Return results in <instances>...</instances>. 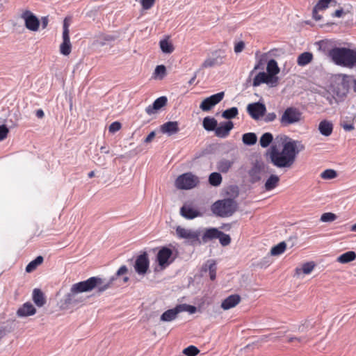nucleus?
<instances>
[{
  "label": "nucleus",
  "mask_w": 356,
  "mask_h": 356,
  "mask_svg": "<svg viewBox=\"0 0 356 356\" xmlns=\"http://www.w3.org/2000/svg\"><path fill=\"white\" fill-rule=\"evenodd\" d=\"M33 300L38 307H42L46 303L44 293L39 289H35L33 291Z\"/></svg>",
  "instance_id": "27"
},
{
  "label": "nucleus",
  "mask_w": 356,
  "mask_h": 356,
  "mask_svg": "<svg viewBox=\"0 0 356 356\" xmlns=\"http://www.w3.org/2000/svg\"><path fill=\"white\" fill-rule=\"evenodd\" d=\"M241 302V296L238 294H232L226 298L221 303V307L224 310H228L236 306Z\"/></svg>",
  "instance_id": "19"
},
{
  "label": "nucleus",
  "mask_w": 356,
  "mask_h": 356,
  "mask_svg": "<svg viewBox=\"0 0 356 356\" xmlns=\"http://www.w3.org/2000/svg\"><path fill=\"white\" fill-rule=\"evenodd\" d=\"M128 268L125 265L122 266L116 273L108 280L102 279L99 277H91L86 280L77 282L72 284L74 286V290L80 293L90 292L95 289V294L100 296L105 291L110 289L113 282L118 277L127 274Z\"/></svg>",
  "instance_id": "2"
},
{
  "label": "nucleus",
  "mask_w": 356,
  "mask_h": 356,
  "mask_svg": "<svg viewBox=\"0 0 356 356\" xmlns=\"http://www.w3.org/2000/svg\"><path fill=\"white\" fill-rule=\"evenodd\" d=\"M329 58L337 65L353 68L356 66V49L334 47Z\"/></svg>",
  "instance_id": "3"
},
{
  "label": "nucleus",
  "mask_w": 356,
  "mask_h": 356,
  "mask_svg": "<svg viewBox=\"0 0 356 356\" xmlns=\"http://www.w3.org/2000/svg\"><path fill=\"white\" fill-rule=\"evenodd\" d=\"M356 259V253L354 251H348L337 257V261L341 264H347Z\"/></svg>",
  "instance_id": "31"
},
{
  "label": "nucleus",
  "mask_w": 356,
  "mask_h": 356,
  "mask_svg": "<svg viewBox=\"0 0 356 356\" xmlns=\"http://www.w3.org/2000/svg\"><path fill=\"white\" fill-rule=\"evenodd\" d=\"M96 163L99 165H104L105 164V159L101 156H98Z\"/></svg>",
  "instance_id": "64"
},
{
  "label": "nucleus",
  "mask_w": 356,
  "mask_h": 356,
  "mask_svg": "<svg viewBox=\"0 0 356 356\" xmlns=\"http://www.w3.org/2000/svg\"><path fill=\"white\" fill-rule=\"evenodd\" d=\"M199 183V179L191 172L179 175L175 180V186L179 189L188 190L195 187Z\"/></svg>",
  "instance_id": "6"
},
{
  "label": "nucleus",
  "mask_w": 356,
  "mask_h": 356,
  "mask_svg": "<svg viewBox=\"0 0 356 356\" xmlns=\"http://www.w3.org/2000/svg\"><path fill=\"white\" fill-rule=\"evenodd\" d=\"M168 99L165 96L160 97L157 98L152 105L148 106L145 108V111L148 115L154 114L161 109L162 107L165 106L167 104Z\"/></svg>",
  "instance_id": "17"
},
{
  "label": "nucleus",
  "mask_w": 356,
  "mask_h": 356,
  "mask_svg": "<svg viewBox=\"0 0 356 356\" xmlns=\"http://www.w3.org/2000/svg\"><path fill=\"white\" fill-rule=\"evenodd\" d=\"M155 2L156 0H140L142 8L145 10L151 9L154 6Z\"/></svg>",
  "instance_id": "55"
},
{
  "label": "nucleus",
  "mask_w": 356,
  "mask_h": 356,
  "mask_svg": "<svg viewBox=\"0 0 356 356\" xmlns=\"http://www.w3.org/2000/svg\"><path fill=\"white\" fill-rule=\"evenodd\" d=\"M314 267H315V264L314 262H312V261L307 262L302 265L301 269L296 268V270L297 274H299L300 271H302V273L304 274H309L313 270Z\"/></svg>",
  "instance_id": "43"
},
{
  "label": "nucleus",
  "mask_w": 356,
  "mask_h": 356,
  "mask_svg": "<svg viewBox=\"0 0 356 356\" xmlns=\"http://www.w3.org/2000/svg\"><path fill=\"white\" fill-rule=\"evenodd\" d=\"M332 2H334V4L337 3L335 0H318V3L314 7L320 10H323L326 9L329 4Z\"/></svg>",
  "instance_id": "50"
},
{
  "label": "nucleus",
  "mask_w": 356,
  "mask_h": 356,
  "mask_svg": "<svg viewBox=\"0 0 356 356\" xmlns=\"http://www.w3.org/2000/svg\"><path fill=\"white\" fill-rule=\"evenodd\" d=\"M272 79V76H268L266 72H259L254 79H253L252 86L257 87L260 86L261 83L269 84Z\"/></svg>",
  "instance_id": "26"
},
{
  "label": "nucleus",
  "mask_w": 356,
  "mask_h": 356,
  "mask_svg": "<svg viewBox=\"0 0 356 356\" xmlns=\"http://www.w3.org/2000/svg\"><path fill=\"white\" fill-rule=\"evenodd\" d=\"M234 163V160H228L222 159L216 164L217 170L222 173H227L232 168Z\"/></svg>",
  "instance_id": "24"
},
{
  "label": "nucleus",
  "mask_w": 356,
  "mask_h": 356,
  "mask_svg": "<svg viewBox=\"0 0 356 356\" xmlns=\"http://www.w3.org/2000/svg\"><path fill=\"white\" fill-rule=\"evenodd\" d=\"M172 255V251L170 248L168 247H163L159 251L156 256V260L159 265L163 268L168 266L173 261V259L170 260Z\"/></svg>",
  "instance_id": "14"
},
{
  "label": "nucleus",
  "mask_w": 356,
  "mask_h": 356,
  "mask_svg": "<svg viewBox=\"0 0 356 356\" xmlns=\"http://www.w3.org/2000/svg\"><path fill=\"white\" fill-rule=\"evenodd\" d=\"M238 114V110L236 107H232L226 109L222 113V117L227 120L235 118Z\"/></svg>",
  "instance_id": "38"
},
{
  "label": "nucleus",
  "mask_w": 356,
  "mask_h": 356,
  "mask_svg": "<svg viewBox=\"0 0 356 356\" xmlns=\"http://www.w3.org/2000/svg\"><path fill=\"white\" fill-rule=\"evenodd\" d=\"M121 127H122V125H121L120 122H117V121L113 122L110 124V126L108 127V131L111 133H115V132L119 131L121 129Z\"/></svg>",
  "instance_id": "56"
},
{
  "label": "nucleus",
  "mask_w": 356,
  "mask_h": 356,
  "mask_svg": "<svg viewBox=\"0 0 356 356\" xmlns=\"http://www.w3.org/2000/svg\"><path fill=\"white\" fill-rule=\"evenodd\" d=\"M134 266L138 275H144L147 273L149 267V260L146 252L137 257Z\"/></svg>",
  "instance_id": "9"
},
{
  "label": "nucleus",
  "mask_w": 356,
  "mask_h": 356,
  "mask_svg": "<svg viewBox=\"0 0 356 356\" xmlns=\"http://www.w3.org/2000/svg\"><path fill=\"white\" fill-rule=\"evenodd\" d=\"M200 353V350L195 346H189L184 348L183 353L187 356H196Z\"/></svg>",
  "instance_id": "49"
},
{
  "label": "nucleus",
  "mask_w": 356,
  "mask_h": 356,
  "mask_svg": "<svg viewBox=\"0 0 356 356\" xmlns=\"http://www.w3.org/2000/svg\"><path fill=\"white\" fill-rule=\"evenodd\" d=\"M154 75L155 78L163 79L166 75V67L163 65H157L154 70Z\"/></svg>",
  "instance_id": "41"
},
{
  "label": "nucleus",
  "mask_w": 356,
  "mask_h": 356,
  "mask_svg": "<svg viewBox=\"0 0 356 356\" xmlns=\"http://www.w3.org/2000/svg\"><path fill=\"white\" fill-rule=\"evenodd\" d=\"M180 214L188 220H193L197 217L202 216V213L200 211L193 209L191 206L188 204H184L181 207Z\"/></svg>",
  "instance_id": "16"
},
{
  "label": "nucleus",
  "mask_w": 356,
  "mask_h": 356,
  "mask_svg": "<svg viewBox=\"0 0 356 356\" xmlns=\"http://www.w3.org/2000/svg\"><path fill=\"white\" fill-rule=\"evenodd\" d=\"M276 118L277 115L274 112L268 113V114L266 115L264 118V121L266 122H273L276 119Z\"/></svg>",
  "instance_id": "59"
},
{
  "label": "nucleus",
  "mask_w": 356,
  "mask_h": 356,
  "mask_svg": "<svg viewBox=\"0 0 356 356\" xmlns=\"http://www.w3.org/2000/svg\"><path fill=\"white\" fill-rule=\"evenodd\" d=\"M222 176L219 172H212L209 177V183L213 186H218L222 183Z\"/></svg>",
  "instance_id": "37"
},
{
  "label": "nucleus",
  "mask_w": 356,
  "mask_h": 356,
  "mask_svg": "<svg viewBox=\"0 0 356 356\" xmlns=\"http://www.w3.org/2000/svg\"><path fill=\"white\" fill-rule=\"evenodd\" d=\"M220 230L215 227H210L205 229L200 241L202 243H207V242L219 237Z\"/></svg>",
  "instance_id": "20"
},
{
  "label": "nucleus",
  "mask_w": 356,
  "mask_h": 356,
  "mask_svg": "<svg viewBox=\"0 0 356 356\" xmlns=\"http://www.w3.org/2000/svg\"><path fill=\"white\" fill-rule=\"evenodd\" d=\"M161 131L168 136H172L179 131V123L177 121H169L161 126Z\"/></svg>",
  "instance_id": "18"
},
{
  "label": "nucleus",
  "mask_w": 356,
  "mask_h": 356,
  "mask_svg": "<svg viewBox=\"0 0 356 356\" xmlns=\"http://www.w3.org/2000/svg\"><path fill=\"white\" fill-rule=\"evenodd\" d=\"M245 48V43L243 41L236 42L234 45V52L236 54L241 53Z\"/></svg>",
  "instance_id": "58"
},
{
  "label": "nucleus",
  "mask_w": 356,
  "mask_h": 356,
  "mask_svg": "<svg viewBox=\"0 0 356 356\" xmlns=\"http://www.w3.org/2000/svg\"><path fill=\"white\" fill-rule=\"evenodd\" d=\"M309 337H307V336H304V337H291L288 339V342L289 343H293V342H298L299 343H306L309 341Z\"/></svg>",
  "instance_id": "54"
},
{
  "label": "nucleus",
  "mask_w": 356,
  "mask_h": 356,
  "mask_svg": "<svg viewBox=\"0 0 356 356\" xmlns=\"http://www.w3.org/2000/svg\"><path fill=\"white\" fill-rule=\"evenodd\" d=\"M337 177V172L332 169H327L321 174V177L323 179H332Z\"/></svg>",
  "instance_id": "47"
},
{
  "label": "nucleus",
  "mask_w": 356,
  "mask_h": 356,
  "mask_svg": "<svg viewBox=\"0 0 356 356\" xmlns=\"http://www.w3.org/2000/svg\"><path fill=\"white\" fill-rule=\"evenodd\" d=\"M318 45L319 49L322 50L325 53H327V56H329L330 51L333 48L332 47V42L328 40H324L320 41L318 42Z\"/></svg>",
  "instance_id": "44"
},
{
  "label": "nucleus",
  "mask_w": 356,
  "mask_h": 356,
  "mask_svg": "<svg viewBox=\"0 0 356 356\" xmlns=\"http://www.w3.org/2000/svg\"><path fill=\"white\" fill-rule=\"evenodd\" d=\"M36 309L31 302H26L17 311L19 317H26L35 314Z\"/></svg>",
  "instance_id": "21"
},
{
  "label": "nucleus",
  "mask_w": 356,
  "mask_h": 356,
  "mask_svg": "<svg viewBox=\"0 0 356 356\" xmlns=\"http://www.w3.org/2000/svg\"><path fill=\"white\" fill-rule=\"evenodd\" d=\"M320 133L324 136H329L333 131V124L331 122L324 120H322L318 125Z\"/></svg>",
  "instance_id": "25"
},
{
  "label": "nucleus",
  "mask_w": 356,
  "mask_h": 356,
  "mask_svg": "<svg viewBox=\"0 0 356 356\" xmlns=\"http://www.w3.org/2000/svg\"><path fill=\"white\" fill-rule=\"evenodd\" d=\"M266 111L265 104L259 102L249 104L247 106V112L254 120H259L264 116Z\"/></svg>",
  "instance_id": "13"
},
{
  "label": "nucleus",
  "mask_w": 356,
  "mask_h": 356,
  "mask_svg": "<svg viewBox=\"0 0 356 356\" xmlns=\"http://www.w3.org/2000/svg\"><path fill=\"white\" fill-rule=\"evenodd\" d=\"M286 243L282 241L277 245L273 246L270 250V254L273 256L280 255L283 253L286 249Z\"/></svg>",
  "instance_id": "39"
},
{
  "label": "nucleus",
  "mask_w": 356,
  "mask_h": 356,
  "mask_svg": "<svg viewBox=\"0 0 356 356\" xmlns=\"http://www.w3.org/2000/svg\"><path fill=\"white\" fill-rule=\"evenodd\" d=\"M218 121L211 117H205L202 121V126L206 131H212L216 130Z\"/></svg>",
  "instance_id": "28"
},
{
  "label": "nucleus",
  "mask_w": 356,
  "mask_h": 356,
  "mask_svg": "<svg viewBox=\"0 0 356 356\" xmlns=\"http://www.w3.org/2000/svg\"><path fill=\"white\" fill-rule=\"evenodd\" d=\"M176 233L180 238L188 239L193 245L202 244L200 238V231L199 230H192L178 226L176 228Z\"/></svg>",
  "instance_id": "7"
},
{
  "label": "nucleus",
  "mask_w": 356,
  "mask_h": 356,
  "mask_svg": "<svg viewBox=\"0 0 356 356\" xmlns=\"http://www.w3.org/2000/svg\"><path fill=\"white\" fill-rule=\"evenodd\" d=\"M336 219H337V216L334 213H330V212L324 213L321 216V220L322 222H332V221L335 220Z\"/></svg>",
  "instance_id": "53"
},
{
  "label": "nucleus",
  "mask_w": 356,
  "mask_h": 356,
  "mask_svg": "<svg viewBox=\"0 0 356 356\" xmlns=\"http://www.w3.org/2000/svg\"><path fill=\"white\" fill-rule=\"evenodd\" d=\"M74 286H72L70 292L66 294L63 300V304L66 307L76 306L84 301V298L79 295V291L74 290Z\"/></svg>",
  "instance_id": "12"
},
{
  "label": "nucleus",
  "mask_w": 356,
  "mask_h": 356,
  "mask_svg": "<svg viewBox=\"0 0 356 356\" xmlns=\"http://www.w3.org/2000/svg\"><path fill=\"white\" fill-rule=\"evenodd\" d=\"M208 265V270L209 273V277L211 280H214L216 277V264L214 261L209 260L207 261L206 266Z\"/></svg>",
  "instance_id": "42"
},
{
  "label": "nucleus",
  "mask_w": 356,
  "mask_h": 356,
  "mask_svg": "<svg viewBox=\"0 0 356 356\" xmlns=\"http://www.w3.org/2000/svg\"><path fill=\"white\" fill-rule=\"evenodd\" d=\"M275 141L282 145V151H280L276 145H273L267 152L271 163L279 168H289L295 163L297 154L304 149V146L297 147V140L289 138L286 135H279L275 138Z\"/></svg>",
  "instance_id": "1"
},
{
  "label": "nucleus",
  "mask_w": 356,
  "mask_h": 356,
  "mask_svg": "<svg viewBox=\"0 0 356 356\" xmlns=\"http://www.w3.org/2000/svg\"><path fill=\"white\" fill-rule=\"evenodd\" d=\"M42 26L43 29H45L48 24L49 19L47 17H42Z\"/></svg>",
  "instance_id": "63"
},
{
  "label": "nucleus",
  "mask_w": 356,
  "mask_h": 356,
  "mask_svg": "<svg viewBox=\"0 0 356 356\" xmlns=\"http://www.w3.org/2000/svg\"><path fill=\"white\" fill-rule=\"evenodd\" d=\"M234 128V123L230 121L221 122L220 126H216L215 135L221 138H225L229 136L230 131Z\"/></svg>",
  "instance_id": "15"
},
{
  "label": "nucleus",
  "mask_w": 356,
  "mask_h": 356,
  "mask_svg": "<svg viewBox=\"0 0 356 356\" xmlns=\"http://www.w3.org/2000/svg\"><path fill=\"white\" fill-rule=\"evenodd\" d=\"M273 140V136L270 132H266L261 136L259 139L260 145L264 147H268Z\"/></svg>",
  "instance_id": "35"
},
{
  "label": "nucleus",
  "mask_w": 356,
  "mask_h": 356,
  "mask_svg": "<svg viewBox=\"0 0 356 356\" xmlns=\"http://www.w3.org/2000/svg\"><path fill=\"white\" fill-rule=\"evenodd\" d=\"M21 18L24 20L25 26L32 31H37L40 26V21L38 17L30 10H26L21 15Z\"/></svg>",
  "instance_id": "10"
},
{
  "label": "nucleus",
  "mask_w": 356,
  "mask_h": 356,
  "mask_svg": "<svg viewBox=\"0 0 356 356\" xmlns=\"http://www.w3.org/2000/svg\"><path fill=\"white\" fill-rule=\"evenodd\" d=\"M280 182V177L276 175H271L266 180L264 187L266 191H269L277 186Z\"/></svg>",
  "instance_id": "30"
},
{
  "label": "nucleus",
  "mask_w": 356,
  "mask_h": 356,
  "mask_svg": "<svg viewBox=\"0 0 356 356\" xmlns=\"http://www.w3.org/2000/svg\"><path fill=\"white\" fill-rule=\"evenodd\" d=\"M115 38L113 35L101 34L98 36L97 41L99 45L104 46L106 44V42H111L115 40Z\"/></svg>",
  "instance_id": "45"
},
{
  "label": "nucleus",
  "mask_w": 356,
  "mask_h": 356,
  "mask_svg": "<svg viewBox=\"0 0 356 356\" xmlns=\"http://www.w3.org/2000/svg\"><path fill=\"white\" fill-rule=\"evenodd\" d=\"M180 313L182 312H188L190 314H194L197 311L196 307L187 304H179L178 305Z\"/></svg>",
  "instance_id": "51"
},
{
  "label": "nucleus",
  "mask_w": 356,
  "mask_h": 356,
  "mask_svg": "<svg viewBox=\"0 0 356 356\" xmlns=\"http://www.w3.org/2000/svg\"><path fill=\"white\" fill-rule=\"evenodd\" d=\"M44 258L42 256H38L35 259L31 261L26 267V273H31L35 270L38 266L42 264Z\"/></svg>",
  "instance_id": "33"
},
{
  "label": "nucleus",
  "mask_w": 356,
  "mask_h": 356,
  "mask_svg": "<svg viewBox=\"0 0 356 356\" xmlns=\"http://www.w3.org/2000/svg\"><path fill=\"white\" fill-rule=\"evenodd\" d=\"M343 13V9L337 10L334 13L332 14V16L334 17H341Z\"/></svg>",
  "instance_id": "62"
},
{
  "label": "nucleus",
  "mask_w": 356,
  "mask_h": 356,
  "mask_svg": "<svg viewBox=\"0 0 356 356\" xmlns=\"http://www.w3.org/2000/svg\"><path fill=\"white\" fill-rule=\"evenodd\" d=\"M315 323L312 319L305 320L301 325L298 327V330L300 332H305L314 327Z\"/></svg>",
  "instance_id": "40"
},
{
  "label": "nucleus",
  "mask_w": 356,
  "mask_h": 356,
  "mask_svg": "<svg viewBox=\"0 0 356 356\" xmlns=\"http://www.w3.org/2000/svg\"><path fill=\"white\" fill-rule=\"evenodd\" d=\"M267 72L268 76L276 75L280 72L277 63L275 59H270L267 63Z\"/></svg>",
  "instance_id": "32"
},
{
  "label": "nucleus",
  "mask_w": 356,
  "mask_h": 356,
  "mask_svg": "<svg viewBox=\"0 0 356 356\" xmlns=\"http://www.w3.org/2000/svg\"><path fill=\"white\" fill-rule=\"evenodd\" d=\"M70 24L65 18L63 26V42L60 46V51L64 56H68L72 51V44L70 40Z\"/></svg>",
  "instance_id": "8"
},
{
  "label": "nucleus",
  "mask_w": 356,
  "mask_h": 356,
  "mask_svg": "<svg viewBox=\"0 0 356 356\" xmlns=\"http://www.w3.org/2000/svg\"><path fill=\"white\" fill-rule=\"evenodd\" d=\"M257 137L254 133L249 132L242 136V141L246 145H253L257 143Z\"/></svg>",
  "instance_id": "34"
},
{
  "label": "nucleus",
  "mask_w": 356,
  "mask_h": 356,
  "mask_svg": "<svg viewBox=\"0 0 356 356\" xmlns=\"http://www.w3.org/2000/svg\"><path fill=\"white\" fill-rule=\"evenodd\" d=\"M9 132L8 129L4 124L0 125V141L4 140Z\"/></svg>",
  "instance_id": "57"
},
{
  "label": "nucleus",
  "mask_w": 356,
  "mask_h": 356,
  "mask_svg": "<svg viewBox=\"0 0 356 356\" xmlns=\"http://www.w3.org/2000/svg\"><path fill=\"white\" fill-rule=\"evenodd\" d=\"M218 64V58H207L202 64V68H207L213 67Z\"/></svg>",
  "instance_id": "52"
},
{
  "label": "nucleus",
  "mask_w": 356,
  "mask_h": 356,
  "mask_svg": "<svg viewBox=\"0 0 356 356\" xmlns=\"http://www.w3.org/2000/svg\"><path fill=\"white\" fill-rule=\"evenodd\" d=\"M179 313H180V310H179V306L177 305L175 307L170 309H168L167 311L164 312L161 314L160 320L161 321H164V322H170V321L176 319L178 314H179Z\"/></svg>",
  "instance_id": "23"
},
{
  "label": "nucleus",
  "mask_w": 356,
  "mask_h": 356,
  "mask_svg": "<svg viewBox=\"0 0 356 356\" xmlns=\"http://www.w3.org/2000/svg\"><path fill=\"white\" fill-rule=\"evenodd\" d=\"M218 238L219 239L220 243L222 246H227L231 243L230 236L229 234H225L221 231H220L219 237H218Z\"/></svg>",
  "instance_id": "48"
},
{
  "label": "nucleus",
  "mask_w": 356,
  "mask_h": 356,
  "mask_svg": "<svg viewBox=\"0 0 356 356\" xmlns=\"http://www.w3.org/2000/svg\"><path fill=\"white\" fill-rule=\"evenodd\" d=\"M159 46L163 53L171 54L174 51L172 44L167 39L161 40L159 42Z\"/></svg>",
  "instance_id": "36"
},
{
  "label": "nucleus",
  "mask_w": 356,
  "mask_h": 356,
  "mask_svg": "<svg viewBox=\"0 0 356 356\" xmlns=\"http://www.w3.org/2000/svg\"><path fill=\"white\" fill-rule=\"evenodd\" d=\"M156 136V133L155 131H152L149 134V135L144 139V143H150L153 138L155 137Z\"/></svg>",
  "instance_id": "61"
},
{
  "label": "nucleus",
  "mask_w": 356,
  "mask_h": 356,
  "mask_svg": "<svg viewBox=\"0 0 356 356\" xmlns=\"http://www.w3.org/2000/svg\"><path fill=\"white\" fill-rule=\"evenodd\" d=\"M224 96V92H220L205 98L200 105V109L203 111H210L213 106L222 101Z\"/></svg>",
  "instance_id": "11"
},
{
  "label": "nucleus",
  "mask_w": 356,
  "mask_h": 356,
  "mask_svg": "<svg viewBox=\"0 0 356 356\" xmlns=\"http://www.w3.org/2000/svg\"><path fill=\"white\" fill-rule=\"evenodd\" d=\"M238 204L232 198H225L216 201L211 207L212 213L217 217L232 216L237 210Z\"/></svg>",
  "instance_id": "4"
},
{
  "label": "nucleus",
  "mask_w": 356,
  "mask_h": 356,
  "mask_svg": "<svg viewBox=\"0 0 356 356\" xmlns=\"http://www.w3.org/2000/svg\"><path fill=\"white\" fill-rule=\"evenodd\" d=\"M302 115L298 108L293 106L288 107L281 116L280 122L282 127L297 124L301 121Z\"/></svg>",
  "instance_id": "5"
},
{
  "label": "nucleus",
  "mask_w": 356,
  "mask_h": 356,
  "mask_svg": "<svg viewBox=\"0 0 356 356\" xmlns=\"http://www.w3.org/2000/svg\"><path fill=\"white\" fill-rule=\"evenodd\" d=\"M262 167L259 163H255L248 172L250 181L252 184L257 183L261 180V173Z\"/></svg>",
  "instance_id": "22"
},
{
  "label": "nucleus",
  "mask_w": 356,
  "mask_h": 356,
  "mask_svg": "<svg viewBox=\"0 0 356 356\" xmlns=\"http://www.w3.org/2000/svg\"><path fill=\"white\" fill-rule=\"evenodd\" d=\"M318 10H319L315 7L313 8L312 10V17L316 21H319L322 18V17L320 15H318Z\"/></svg>",
  "instance_id": "60"
},
{
  "label": "nucleus",
  "mask_w": 356,
  "mask_h": 356,
  "mask_svg": "<svg viewBox=\"0 0 356 356\" xmlns=\"http://www.w3.org/2000/svg\"><path fill=\"white\" fill-rule=\"evenodd\" d=\"M348 118L346 119H342L340 122V126L346 131H351L355 129V126L351 120H348Z\"/></svg>",
  "instance_id": "46"
},
{
  "label": "nucleus",
  "mask_w": 356,
  "mask_h": 356,
  "mask_svg": "<svg viewBox=\"0 0 356 356\" xmlns=\"http://www.w3.org/2000/svg\"><path fill=\"white\" fill-rule=\"evenodd\" d=\"M313 60V54L306 51L300 54L297 58V63L299 66H305Z\"/></svg>",
  "instance_id": "29"
}]
</instances>
